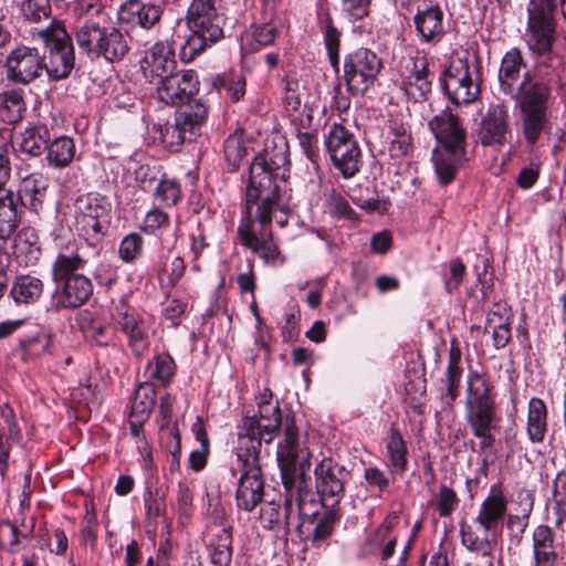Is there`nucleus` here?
Segmentation results:
<instances>
[{"mask_svg":"<svg viewBox=\"0 0 566 566\" xmlns=\"http://www.w3.org/2000/svg\"><path fill=\"white\" fill-rule=\"evenodd\" d=\"M534 566H557L563 544L552 527L538 525L533 532Z\"/></svg>","mask_w":566,"mask_h":566,"instance_id":"24","label":"nucleus"},{"mask_svg":"<svg viewBox=\"0 0 566 566\" xmlns=\"http://www.w3.org/2000/svg\"><path fill=\"white\" fill-rule=\"evenodd\" d=\"M108 27H102L92 20L85 21L74 33L76 44L91 60L99 59L104 36Z\"/></svg>","mask_w":566,"mask_h":566,"instance_id":"29","label":"nucleus"},{"mask_svg":"<svg viewBox=\"0 0 566 566\" xmlns=\"http://www.w3.org/2000/svg\"><path fill=\"white\" fill-rule=\"evenodd\" d=\"M325 507L326 510L317 515V522L311 535L313 545L317 547L332 536L335 525L339 520L338 509L335 506Z\"/></svg>","mask_w":566,"mask_h":566,"instance_id":"49","label":"nucleus"},{"mask_svg":"<svg viewBox=\"0 0 566 566\" xmlns=\"http://www.w3.org/2000/svg\"><path fill=\"white\" fill-rule=\"evenodd\" d=\"M155 395L156 390L153 382L146 381L140 384L136 389L134 399L132 401V416H138L142 419H148L155 406Z\"/></svg>","mask_w":566,"mask_h":566,"instance_id":"51","label":"nucleus"},{"mask_svg":"<svg viewBox=\"0 0 566 566\" xmlns=\"http://www.w3.org/2000/svg\"><path fill=\"white\" fill-rule=\"evenodd\" d=\"M13 254L20 264L24 266L35 265L41 256L38 237L33 232H20L14 239Z\"/></svg>","mask_w":566,"mask_h":566,"instance_id":"43","label":"nucleus"},{"mask_svg":"<svg viewBox=\"0 0 566 566\" xmlns=\"http://www.w3.org/2000/svg\"><path fill=\"white\" fill-rule=\"evenodd\" d=\"M253 443L243 439L244 447H237V459L242 473L238 482L235 500L237 506L245 512L253 511L264 496L260 451H255Z\"/></svg>","mask_w":566,"mask_h":566,"instance_id":"8","label":"nucleus"},{"mask_svg":"<svg viewBox=\"0 0 566 566\" xmlns=\"http://www.w3.org/2000/svg\"><path fill=\"white\" fill-rule=\"evenodd\" d=\"M6 75L9 81L28 85L45 74L44 56L36 48L19 45L7 56Z\"/></svg>","mask_w":566,"mask_h":566,"instance_id":"15","label":"nucleus"},{"mask_svg":"<svg viewBox=\"0 0 566 566\" xmlns=\"http://www.w3.org/2000/svg\"><path fill=\"white\" fill-rule=\"evenodd\" d=\"M176 116L196 138L199 135L201 125L208 116V107L200 101L187 102V105L177 112Z\"/></svg>","mask_w":566,"mask_h":566,"instance_id":"48","label":"nucleus"},{"mask_svg":"<svg viewBox=\"0 0 566 566\" xmlns=\"http://www.w3.org/2000/svg\"><path fill=\"white\" fill-rule=\"evenodd\" d=\"M318 29L323 34L328 61L335 72L339 71L340 31L335 27L327 11L318 12Z\"/></svg>","mask_w":566,"mask_h":566,"instance_id":"35","label":"nucleus"},{"mask_svg":"<svg viewBox=\"0 0 566 566\" xmlns=\"http://www.w3.org/2000/svg\"><path fill=\"white\" fill-rule=\"evenodd\" d=\"M348 142H356L354 135L342 124H333L325 139L328 154L342 148Z\"/></svg>","mask_w":566,"mask_h":566,"instance_id":"58","label":"nucleus"},{"mask_svg":"<svg viewBox=\"0 0 566 566\" xmlns=\"http://www.w3.org/2000/svg\"><path fill=\"white\" fill-rule=\"evenodd\" d=\"M18 18L30 25L40 24L52 18V6L48 0H18Z\"/></svg>","mask_w":566,"mask_h":566,"instance_id":"44","label":"nucleus"},{"mask_svg":"<svg viewBox=\"0 0 566 566\" xmlns=\"http://www.w3.org/2000/svg\"><path fill=\"white\" fill-rule=\"evenodd\" d=\"M224 13L214 0H192L186 14V25L190 31L180 50L184 61L190 62L224 36Z\"/></svg>","mask_w":566,"mask_h":566,"instance_id":"4","label":"nucleus"},{"mask_svg":"<svg viewBox=\"0 0 566 566\" xmlns=\"http://www.w3.org/2000/svg\"><path fill=\"white\" fill-rule=\"evenodd\" d=\"M19 545L18 527L6 521L0 523V546L11 552Z\"/></svg>","mask_w":566,"mask_h":566,"instance_id":"64","label":"nucleus"},{"mask_svg":"<svg viewBox=\"0 0 566 566\" xmlns=\"http://www.w3.org/2000/svg\"><path fill=\"white\" fill-rule=\"evenodd\" d=\"M170 224L169 214L159 209V206L155 207L147 212L144 219V231L147 233L156 234L158 231L167 229Z\"/></svg>","mask_w":566,"mask_h":566,"instance_id":"60","label":"nucleus"},{"mask_svg":"<svg viewBox=\"0 0 566 566\" xmlns=\"http://www.w3.org/2000/svg\"><path fill=\"white\" fill-rule=\"evenodd\" d=\"M129 52L127 35L115 27H108L103 40L99 57L108 62H118Z\"/></svg>","mask_w":566,"mask_h":566,"instance_id":"41","label":"nucleus"},{"mask_svg":"<svg viewBox=\"0 0 566 566\" xmlns=\"http://www.w3.org/2000/svg\"><path fill=\"white\" fill-rule=\"evenodd\" d=\"M389 458V468L392 475L402 474L408 467V450L401 433L396 429H390V434L386 443Z\"/></svg>","mask_w":566,"mask_h":566,"instance_id":"42","label":"nucleus"},{"mask_svg":"<svg viewBox=\"0 0 566 566\" xmlns=\"http://www.w3.org/2000/svg\"><path fill=\"white\" fill-rule=\"evenodd\" d=\"M398 72L402 78L401 88L415 102L427 99L431 92L429 63L424 56L408 55L400 60Z\"/></svg>","mask_w":566,"mask_h":566,"instance_id":"18","label":"nucleus"},{"mask_svg":"<svg viewBox=\"0 0 566 566\" xmlns=\"http://www.w3.org/2000/svg\"><path fill=\"white\" fill-rule=\"evenodd\" d=\"M112 317L127 337L134 354L142 356L149 346L147 326L142 314L125 301H119L113 310Z\"/></svg>","mask_w":566,"mask_h":566,"instance_id":"17","label":"nucleus"},{"mask_svg":"<svg viewBox=\"0 0 566 566\" xmlns=\"http://www.w3.org/2000/svg\"><path fill=\"white\" fill-rule=\"evenodd\" d=\"M509 109L504 104L491 105L481 120L479 137L482 145H503L509 130Z\"/></svg>","mask_w":566,"mask_h":566,"instance_id":"23","label":"nucleus"},{"mask_svg":"<svg viewBox=\"0 0 566 566\" xmlns=\"http://www.w3.org/2000/svg\"><path fill=\"white\" fill-rule=\"evenodd\" d=\"M280 186L275 184L273 172L265 160L256 157L250 167L242 217H248V211L252 217V206L260 202L256 209L259 226H270L271 213L280 206Z\"/></svg>","mask_w":566,"mask_h":566,"instance_id":"6","label":"nucleus"},{"mask_svg":"<svg viewBox=\"0 0 566 566\" xmlns=\"http://www.w3.org/2000/svg\"><path fill=\"white\" fill-rule=\"evenodd\" d=\"M245 85V77L241 74L223 75L213 80V86L223 88L232 102H238L244 96Z\"/></svg>","mask_w":566,"mask_h":566,"instance_id":"53","label":"nucleus"},{"mask_svg":"<svg viewBox=\"0 0 566 566\" xmlns=\"http://www.w3.org/2000/svg\"><path fill=\"white\" fill-rule=\"evenodd\" d=\"M50 139V130L45 124L41 122L30 124L20 133L18 150L38 157L48 149Z\"/></svg>","mask_w":566,"mask_h":566,"instance_id":"30","label":"nucleus"},{"mask_svg":"<svg viewBox=\"0 0 566 566\" xmlns=\"http://www.w3.org/2000/svg\"><path fill=\"white\" fill-rule=\"evenodd\" d=\"M258 405L259 417H245L239 427L238 447H244V439L253 441L255 451L261 452L262 442L271 443L283 422L277 400L274 403L259 402Z\"/></svg>","mask_w":566,"mask_h":566,"instance_id":"13","label":"nucleus"},{"mask_svg":"<svg viewBox=\"0 0 566 566\" xmlns=\"http://www.w3.org/2000/svg\"><path fill=\"white\" fill-rule=\"evenodd\" d=\"M507 511V501L501 492L490 494L480 505L473 524L460 523L462 545L470 552L492 556L501 535Z\"/></svg>","mask_w":566,"mask_h":566,"instance_id":"2","label":"nucleus"},{"mask_svg":"<svg viewBox=\"0 0 566 566\" xmlns=\"http://www.w3.org/2000/svg\"><path fill=\"white\" fill-rule=\"evenodd\" d=\"M181 198L179 184L174 179H160L154 192V201L159 207H172Z\"/></svg>","mask_w":566,"mask_h":566,"instance_id":"52","label":"nucleus"},{"mask_svg":"<svg viewBox=\"0 0 566 566\" xmlns=\"http://www.w3.org/2000/svg\"><path fill=\"white\" fill-rule=\"evenodd\" d=\"M62 291L53 295V306L59 310L75 308L83 305L93 293V285L88 277L85 275L72 276L64 281Z\"/></svg>","mask_w":566,"mask_h":566,"instance_id":"25","label":"nucleus"},{"mask_svg":"<svg viewBox=\"0 0 566 566\" xmlns=\"http://www.w3.org/2000/svg\"><path fill=\"white\" fill-rule=\"evenodd\" d=\"M429 127L439 144L438 147L465 148V128L459 116L449 108L433 116L429 120Z\"/></svg>","mask_w":566,"mask_h":566,"instance_id":"21","label":"nucleus"},{"mask_svg":"<svg viewBox=\"0 0 566 566\" xmlns=\"http://www.w3.org/2000/svg\"><path fill=\"white\" fill-rule=\"evenodd\" d=\"M146 514L149 518H157L166 513V500L158 491L148 490L144 495Z\"/></svg>","mask_w":566,"mask_h":566,"instance_id":"62","label":"nucleus"},{"mask_svg":"<svg viewBox=\"0 0 566 566\" xmlns=\"http://www.w3.org/2000/svg\"><path fill=\"white\" fill-rule=\"evenodd\" d=\"M86 258L82 253V249L77 248L70 254L60 253L53 263V280L56 284L71 279L72 276H78L76 271L81 270L86 263Z\"/></svg>","mask_w":566,"mask_h":566,"instance_id":"40","label":"nucleus"},{"mask_svg":"<svg viewBox=\"0 0 566 566\" xmlns=\"http://www.w3.org/2000/svg\"><path fill=\"white\" fill-rule=\"evenodd\" d=\"M247 155V148L240 134L230 135L224 142V158L233 167L237 168Z\"/></svg>","mask_w":566,"mask_h":566,"instance_id":"56","label":"nucleus"},{"mask_svg":"<svg viewBox=\"0 0 566 566\" xmlns=\"http://www.w3.org/2000/svg\"><path fill=\"white\" fill-rule=\"evenodd\" d=\"M153 129L159 134L160 142L168 148L196 139L193 133H190L177 116L174 123L154 124Z\"/></svg>","mask_w":566,"mask_h":566,"instance_id":"45","label":"nucleus"},{"mask_svg":"<svg viewBox=\"0 0 566 566\" xmlns=\"http://www.w3.org/2000/svg\"><path fill=\"white\" fill-rule=\"evenodd\" d=\"M467 268L460 259H453L449 263V274L444 277V289L449 294L457 292L462 284Z\"/></svg>","mask_w":566,"mask_h":566,"instance_id":"61","label":"nucleus"},{"mask_svg":"<svg viewBox=\"0 0 566 566\" xmlns=\"http://www.w3.org/2000/svg\"><path fill=\"white\" fill-rule=\"evenodd\" d=\"M33 41H40L45 48L44 71L52 81L66 78L75 65V52L71 35L65 23L52 19L44 28H32L30 31Z\"/></svg>","mask_w":566,"mask_h":566,"instance_id":"5","label":"nucleus"},{"mask_svg":"<svg viewBox=\"0 0 566 566\" xmlns=\"http://www.w3.org/2000/svg\"><path fill=\"white\" fill-rule=\"evenodd\" d=\"M333 165L344 178H352L359 171L360 148L356 142H348L342 148L329 154Z\"/></svg>","mask_w":566,"mask_h":566,"instance_id":"37","label":"nucleus"},{"mask_svg":"<svg viewBox=\"0 0 566 566\" xmlns=\"http://www.w3.org/2000/svg\"><path fill=\"white\" fill-rule=\"evenodd\" d=\"M527 436L534 443L542 442L547 431V408L539 398L528 401Z\"/></svg>","mask_w":566,"mask_h":566,"instance_id":"39","label":"nucleus"},{"mask_svg":"<svg viewBox=\"0 0 566 566\" xmlns=\"http://www.w3.org/2000/svg\"><path fill=\"white\" fill-rule=\"evenodd\" d=\"M369 6L370 0H342V11L352 21L367 17Z\"/></svg>","mask_w":566,"mask_h":566,"instance_id":"63","label":"nucleus"},{"mask_svg":"<svg viewBox=\"0 0 566 566\" xmlns=\"http://www.w3.org/2000/svg\"><path fill=\"white\" fill-rule=\"evenodd\" d=\"M465 148L437 147L432 154L436 174L440 184L448 185L467 159Z\"/></svg>","mask_w":566,"mask_h":566,"instance_id":"26","label":"nucleus"},{"mask_svg":"<svg viewBox=\"0 0 566 566\" xmlns=\"http://www.w3.org/2000/svg\"><path fill=\"white\" fill-rule=\"evenodd\" d=\"M276 459L285 489L291 490L296 478L310 468V452L300 441L294 417H286L283 438L277 443Z\"/></svg>","mask_w":566,"mask_h":566,"instance_id":"9","label":"nucleus"},{"mask_svg":"<svg viewBox=\"0 0 566 566\" xmlns=\"http://www.w3.org/2000/svg\"><path fill=\"white\" fill-rule=\"evenodd\" d=\"M75 230L90 245L102 241L112 219V203L99 193L81 195L74 202Z\"/></svg>","mask_w":566,"mask_h":566,"instance_id":"7","label":"nucleus"},{"mask_svg":"<svg viewBox=\"0 0 566 566\" xmlns=\"http://www.w3.org/2000/svg\"><path fill=\"white\" fill-rule=\"evenodd\" d=\"M144 240L138 233L125 235L119 244V258L126 263L135 262L143 253Z\"/></svg>","mask_w":566,"mask_h":566,"instance_id":"54","label":"nucleus"},{"mask_svg":"<svg viewBox=\"0 0 566 566\" xmlns=\"http://www.w3.org/2000/svg\"><path fill=\"white\" fill-rule=\"evenodd\" d=\"M511 98L520 109V127L527 146L534 147L552 129L549 108L554 102L549 80L525 72Z\"/></svg>","mask_w":566,"mask_h":566,"instance_id":"1","label":"nucleus"},{"mask_svg":"<svg viewBox=\"0 0 566 566\" xmlns=\"http://www.w3.org/2000/svg\"><path fill=\"white\" fill-rule=\"evenodd\" d=\"M304 91V85L297 80L285 81L283 104L287 112H297L301 108Z\"/></svg>","mask_w":566,"mask_h":566,"instance_id":"55","label":"nucleus"},{"mask_svg":"<svg viewBox=\"0 0 566 566\" xmlns=\"http://www.w3.org/2000/svg\"><path fill=\"white\" fill-rule=\"evenodd\" d=\"M211 528L210 557L216 566H229L232 560V526L220 524Z\"/></svg>","mask_w":566,"mask_h":566,"instance_id":"33","label":"nucleus"},{"mask_svg":"<svg viewBox=\"0 0 566 566\" xmlns=\"http://www.w3.org/2000/svg\"><path fill=\"white\" fill-rule=\"evenodd\" d=\"M317 493L323 506H336L344 495L345 483L349 472L331 458H324L315 468Z\"/></svg>","mask_w":566,"mask_h":566,"instance_id":"16","label":"nucleus"},{"mask_svg":"<svg viewBox=\"0 0 566 566\" xmlns=\"http://www.w3.org/2000/svg\"><path fill=\"white\" fill-rule=\"evenodd\" d=\"M157 85L161 102L169 105H184L199 91L198 75L192 70L174 72Z\"/></svg>","mask_w":566,"mask_h":566,"instance_id":"19","label":"nucleus"},{"mask_svg":"<svg viewBox=\"0 0 566 566\" xmlns=\"http://www.w3.org/2000/svg\"><path fill=\"white\" fill-rule=\"evenodd\" d=\"M266 227L260 226V229L255 230L253 217L248 211V217H242L238 227V239L242 247L261 258L265 264L282 265L286 259Z\"/></svg>","mask_w":566,"mask_h":566,"instance_id":"14","label":"nucleus"},{"mask_svg":"<svg viewBox=\"0 0 566 566\" xmlns=\"http://www.w3.org/2000/svg\"><path fill=\"white\" fill-rule=\"evenodd\" d=\"M381 60L369 49L359 48L344 57V81L352 95H364L377 80Z\"/></svg>","mask_w":566,"mask_h":566,"instance_id":"12","label":"nucleus"},{"mask_svg":"<svg viewBox=\"0 0 566 566\" xmlns=\"http://www.w3.org/2000/svg\"><path fill=\"white\" fill-rule=\"evenodd\" d=\"M176 364L169 354H159L146 366V374L150 380L166 386L172 378Z\"/></svg>","mask_w":566,"mask_h":566,"instance_id":"50","label":"nucleus"},{"mask_svg":"<svg viewBox=\"0 0 566 566\" xmlns=\"http://www.w3.org/2000/svg\"><path fill=\"white\" fill-rule=\"evenodd\" d=\"M27 112L25 91L21 87L6 88L0 93V116L7 124L21 122Z\"/></svg>","mask_w":566,"mask_h":566,"instance_id":"32","label":"nucleus"},{"mask_svg":"<svg viewBox=\"0 0 566 566\" xmlns=\"http://www.w3.org/2000/svg\"><path fill=\"white\" fill-rule=\"evenodd\" d=\"M388 140V153L391 158H402L412 150V136L409 125L391 120L386 136Z\"/></svg>","mask_w":566,"mask_h":566,"instance_id":"36","label":"nucleus"},{"mask_svg":"<svg viewBox=\"0 0 566 566\" xmlns=\"http://www.w3.org/2000/svg\"><path fill=\"white\" fill-rule=\"evenodd\" d=\"M413 23L421 43L436 45L446 34L444 13L439 4L418 8Z\"/></svg>","mask_w":566,"mask_h":566,"instance_id":"22","label":"nucleus"},{"mask_svg":"<svg viewBox=\"0 0 566 566\" xmlns=\"http://www.w3.org/2000/svg\"><path fill=\"white\" fill-rule=\"evenodd\" d=\"M43 283L31 275L19 276L11 287V295L17 303H33L40 298Z\"/></svg>","mask_w":566,"mask_h":566,"instance_id":"46","label":"nucleus"},{"mask_svg":"<svg viewBox=\"0 0 566 566\" xmlns=\"http://www.w3.org/2000/svg\"><path fill=\"white\" fill-rule=\"evenodd\" d=\"M177 69L175 49L169 41L156 42L146 52L142 61V70L145 77L154 84H158Z\"/></svg>","mask_w":566,"mask_h":566,"instance_id":"20","label":"nucleus"},{"mask_svg":"<svg viewBox=\"0 0 566 566\" xmlns=\"http://www.w3.org/2000/svg\"><path fill=\"white\" fill-rule=\"evenodd\" d=\"M556 0H530L525 41L531 51L544 54L552 50L555 35Z\"/></svg>","mask_w":566,"mask_h":566,"instance_id":"11","label":"nucleus"},{"mask_svg":"<svg viewBox=\"0 0 566 566\" xmlns=\"http://www.w3.org/2000/svg\"><path fill=\"white\" fill-rule=\"evenodd\" d=\"M123 14L129 13L139 27L150 30L159 24L164 8L160 4L150 2L142 3L138 1H130L122 9Z\"/></svg>","mask_w":566,"mask_h":566,"instance_id":"38","label":"nucleus"},{"mask_svg":"<svg viewBox=\"0 0 566 566\" xmlns=\"http://www.w3.org/2000/svg\"><path fill=\"white\" fill-rule=\"evenodd\" d=\"M458 504L459 497L455 491L447 486L446 484H442L439 489V493L437 496V509L439 511L440 516H450L458 507Z\"/></svg>","mask_w":566,"mask_h":566,"instance_id":"59","label":"nucleus"},{"mask_svg":"<svg viewBox=\"0 0 566 566\" xmlns=\"http://www.w3.org/2000/svg\"><path fill=\"white\" fill-rule=\"evenodd\" d=\"M512 312L506 303H494L489 311L484 326V333H490V328L511 325Z\"/></svg>","mask_w":566,"mask_h":566,"instance_id":"57","label":"nucleus"},{"mask_svg":"<svg viewBox=\"0 0 566 566\" xmlns=\"http://www.w3.org/2000/svg\"><path fill=\"white\" fill-rule=\"evenodd\" d=\"M22 217L21 205L11 190L0 191V237L9 238L17 230Z\"/></svg>","mask_w":566,"mask_h":566,"instance_id":"34","label":"nucleus"},{"mask_svg":"<svg viewBox=\"0 0 566 566\" xmlns=\"http://www.w3.org/2000/svg\"><path fill=\"white\" fill-rule=\"evenodd\" d=\"M460 363L461 350L458 347L452 346L449 350V361L446 369L444 378H442L440 381V397L442 402L449 408L453 406V402L459 396V389L463 373Z\"/></svg>","mask_w":566,"mask_h":566,"instance_id":"27","label":"nucleus"},{"mask_svg":"<svg viewBox=\"0 0 566 566\" xmlns=\"http://www.w3.org/2000/svg\"><path fill=\"white\" fill-rule=\"evenodd\" d=\"M443 91L457 106L472 104L480 95V72L475 60H454L443 76Z\"/></svg>","mask_w":566,"mask_h":566,"instance_id":"10","label":"nucleus"},{"mask_svg":"<svg viewBox=\"0 0 566 566\" xmlns=\"http://www.w3.org/2000/svg\"><path fill=\"white\" fill-rule=\"evenodd\" d=\"M465 420L482 451L492 448L499 427L495 399L491 386L479 373H470L465 392Z\"/></svg>","mask_w":566,"mask_h":566,"instance_id":"3","label":"nucleus"},{"mask_svg":"<svg viewBox=\"0 0 566 566\" xmlns=\"http://www.w3.org/2000/svg\"><path fill=\"white\" fill-rule=\"evenodd\" d=\"M46 150L49 164L63 168L72 163L75 156V144L71 137L61 136L49 144Z\"/></svg>","mask_w":566,"mask_h":566,"instance_id":"47","label":"nucleus"},{"mask_svg":"<svg viewBox=\"0 0 566 566\" xmlns=\"http://www.w3.org/2000/svg\"><path fill=\"white\" fill-rule=\"evenodd\" d=\"M46 189L48 182L41 176L30 175L23 178L15 193L21 209L24 207L38 213L43 208Z\"/></svg>","mask_w":566,"mask_h":566,"instance_id":"28","label":"nucleus"},{"mask_svg":"<svg viewBox=\"0 0 566 566\" xmlns=\"http://www.w3.org/2000/svg\"><path fill=\"white\" fill-rule=\"evenodd\" d=\"M522 67H525V63L521 51L515 48L507 51L499 71L500 88L504 94L510 96L515 93Z\"/></svg>","mask_w":566,"mask_h":566,"instance_id":"31","label":"nucleus"}]
</instances>
